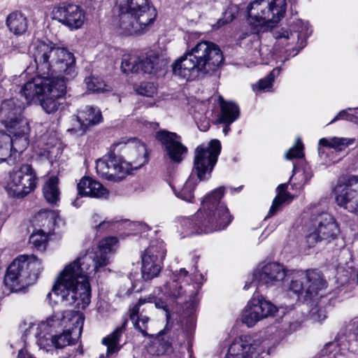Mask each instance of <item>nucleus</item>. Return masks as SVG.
Segmentation results:
<instances>
[{
  "instance_id": "f257e3e1",
  "label": "nucleus",
  "mask_w": 358,
  "mask_h": 358,
  "mask_svg": "<svg viewBox=\"0 0 358 358\" xmlns=\"http://www.w3.org/2000/svg\"><path fill=\"white\" fill-rule=\"evenodd\" d=\"M117 243L115 237L102 239L95 252L87 251L67 265L58 277L52 292L60 296L66 305H75L85 309L90 303L91 287L87 275L106 266L108 254L113 251Z\"/></svg>"
},
{
  "instance_id": "f03ea898",
  "label": "nucleus",
  "mask_w": 358,
  "mask_h": 358,
  "mask_svg": "<svg viewBox=\"0 0 358 358\" xmlns=\"http://www.w3.org/2000/svg\"><path fill=\"white\" fill-rule=\"evenodd\" d=\"M38 76L27 82L20 90L27 103L39 101L62 74L73 76L75 57L50 41L36 40L29 46Z\"/></svg>"
},
{
  "instance_id": "7ed1b4c3",
  "label": "nucleus",
  "mask_w": 358,
  "mask_h": 358,
  "mask_svg": "<svg viewBox=\"0 0 358 358\" xmlns=\"http://www.w3.org/2000/svg\"><path fill=\"white\" fill-rule=\"evenodd\" d=\"M148 162L144 143L136 138L114 143L109 153L96 162V173L107 180L120 182L133 169H138Z\"/></svg>"
},
{
  "instance_id": "20e7f679",
  "label": "nucleus",
  "mask_w": 358,
  "mask_h": 358,
  "mask_svg": "<svg viewBox=\"0 0 358 358\" xmlns=\"http://www.w3.org/2000/svg\"><path fill=\"white\" fill-rule=\"evenodd\" d=\"M23 106L15 99L6 100L0 107V122L9 134L0 129V163L12 161L13 155H20L28 145L29 122L22 115Z\"/></svg>"
},
{
  "instance_id": "39448f33",
  "label": "nucleus",
  "mask_w": 358,
  "mask_h": 358,
  "mask_svg": "<svg viewBox=\"0 0 358 358\" xmlns=\"http://www.w3.org/2000/svg\"><path fill=\"white\" fill-rule=\"evenodd\" d=\"M223 62L219 46L203 41L177 59L173 64V71L176 76L187 80L199 74L211 76L220 69Z\"/></svg>"
},
{
  "instance_id": "423d86ee",
  "label": "nucleus",
  "mask_w": 358,
  "mask_h": 358,
  "mask_svg": "<svg viewBox=\"0 0 358 358\" xmlns=\"http://www.w3.org/2000/svg\"><path fill=\"white\" fill-rule=\"evenodd\" d=\"M224 194V187H220L203 199V210H199L196 213L192 222L197 234L223 229L231 222L228 208L220 202Z\"/></svg>"
},
{
  "instance_id": "0eeeda50",
  "label": "nucleus",
  "mask_w": 358,
  "mask_h": 358,
  "mask_svg": "<svg viewBox=\"0 0 358 358\" xmlns=\"http://www.w3.org/2000/svg\"><path fill=\"white\" fill-rule=\"evenodd\" d=\"M221 144L218 140H211L208 145H201L194 150V159L192 172L184 184L182 188L175 191L176 195L184 201L192 202L193 192L196 185V180L193 176L196 174L199 180L208 178L220 153Z\"/></svg>"
},
{
  "instance_id": "6e6552de",
  "label": "nucleus",
  "mask_w": 358,
  "mask_h": 358,
  "mask_svg": "<svg viewBox=\"0 0 358 358\" xmlns=\"http://www.w3.org/2000/svg\"><path fill=\"white\" fill-rule=\"evenodd\" d=\"M118 9L120 27L127 34L143 31L157 15L150 0H118Z\"/></svg>"
},
{
  "instance_id": "1a4fd4ad",
  "label": "nucleus",
  "mask_w": 358,
  "mask_h": 358,
  "mask_svg": "<svg viewBox=\"0 0 358 358\" xmlns=\"http://www.w3.org/2000/svg\"><path fill=\"white\" fill-rule=\"evenodd\" d=\"M43 270L41 261L35 255H20L8 266L4 284L11 292L23 291L33 284Z\"/></svg>"
},
{
  "instance_id": "9d476101",
  "label": "nucleus",
  "mask_w": 358,
  "mask_h": 358,
  "mask_svg": "<svg viewBox=\"0 0 358 358\" xmlns=\"http://www.w3.org/2000/svg\"><path fill=\"white\" fill-rule=\"evenodd\" d=\"M286 0H255L248 6V20L258 27H273L285 15Z\"/></svg>"
},
{
  "instance_id": "9b49d317",
  "label": "nucleus",
  "mask_w": 358,
  "mask_h": 358,
  "mask_svg": "<svg viewBox=\"0 0 358 358\" xmlns=\"http://www.w3.org/2000/svg\"><path fill=\"white\" fill-rule=\"evenodd\" d=\"M68 318L72 327L64 331L62 334L52 337L51 343L57 348H63L73 344L81 335L84 324V315L78 311H64L62 317L53 315L47 319L46 324L49 327L63 324Z\"/></svg>"
},
{
  "instance_id": "f8f14e48",
  "label": "nucleus",
  "mask_w": 358,
  "mask_h": 358,
  "mask_svg": "<svg viewBox=\"0 0 358 358\" xmlns=\"http://www.w3.org/2000/svg\"><path fill=\"white\" fill-rule=\"evenodd\" d=\"M327 287L322 273L317 270H308L295 273L289 285L288 290L296 296L303 295L306 300H317L319 292Z\"/></svg>"
},
{
  "instance_id": "ddd939ff",
  "label": "nucleus",
  "mask_w": 358,
  "mask_h": 358,
  "mask_svg": "<svg viewBox=\"0 0 358 358\" xmlns=\"http://www.w3.org/2000/svg\"><path fill=\"white\" fill-rule=\"evenodd\" d=\"M314 230L306 236V242L309 248L314 247L319 242L329 243L336 238L339 234V227L333 216L327 213L313 214L311 217Z\"/></svg>"
},
{
  "instance_id": "4468645a",
  "label": "nucleus",
  "mask_w": 358,
  "mask_h": 358,
  "mask_svg": "<svg viewBox=\"0 0 358 358\" xmlns=\"http://www.w3.org/2000/svg\"><path fill=\"white\" fill-rule=\"evenodd\" d=\"M36 174L29 164H23L20 169L9 174L7 188L17 197H23L31 192L36 186Z\"/></svg>"
},
{
  "instance_id": "2eb2a0df",
  "label": "nucleus",
  "mask_w": 358,
  "mask_h": 358,
  "mask_svg": "<svg viewBox=\"0 0 358 358\" xmlns=\"http://www.w3.org/2000/svg\"><path fill=\"white\" fill-rule=\"evenodd\" d=\"M336 204L348 212L358 215V176H351L334 188Z\"/></svg>"
},
{
  "instance_id": "dca6fc26",
  "label": "nucleus",
  "mask_w": 358,
  "mask_h": 358,
  "mask_svg": "<svg viewBox=\"0 0 358 358\" xmlns=\"http://www.w3.org/2000/svg\"><path fill=\"white\" fill-rule=\"evenodd\" d=\"M166 250L162 244L152 243L141 255V274L144 280L148 281L158 276L162 268V260Z\"/></svg>"
},
{
  "instance_id": "f3484780",
  "label": "nucleus",
  "mask_w": 358,
  "mask_h": 358,
  "mask_svg": "<svg viewBox=\"0 0 358 358\" xmlns=\"http://www.w3.org/2000/svg\"><path fill=\"white\" fill-rule=\"evenodd\" d=\"M276 311V306L271 302L262 296H253L243 311L242 322L252 327L259 320L273 315Z\"/></svg>"
},
{
  "instance_id": "a211bd4d",
  "label": "nucleus",
  "mask_w": 358,
  "mask_h": 358,
  "mask_svg": "<svg viewBox=\"0 0 358 358\" xmlns=\"http://www.w3.org/2000/svg\"><path fill=\"white\" fill-rule=\"evenodd\" d=\"M156 139L161 143L164 157L171 163L179 164L187 153V148L181 143V137L177 134L160 130L156 133Z\"/></svg>"
},
{
  "instance_id": "6ab92c4d",
  "label": "nucleus",
  "mask_w": 358,
  "mask_h": 358,
  "mask_svg": "<svg viewBox=\"0 0 358 358\" xmlns=\"http://www.w3.org/2000/svg\"><path fill=\"white\" fill-rule=\"evenodd\" d=\"M53 19L68 27L71 29L81 27L85 22V12L78 5L62 3L52 11Z\"/></svg>"
},
{
  "instance_id": "aec40b11",
  "label": "nucleus",
  "mask_w": 358,
  "mask_h": 358,
  "mask_svg": "<svg viewBox=\"0 0 358 358\" xmlns=\"http://www.w3.org/2000/svg\"><path fill=\"white\" fill-rule=\"evenodd\" d=\"M287 275V271L278 263H268L259 266L253 273V280L258 285H275L282 282Z\"/></svg>"
},
{
  "instance_id": "412c9836",
  "label": "nucleus",
  "mask_w": 358,
  "mask_h": 358,
  "mask_svg": "<svg viewBox=\"0 0 358 358\" xmlns=\"http://www.w3.org/2000/svg\"><path fill=\"white\" fill-rule=\"evenodd\" d=\"M37 219L42 222V226L45 227L48 230L45 232L43 230H38L36 232H34L29 237V244L34 250L39 252H44L46 250L48 236V234L52 230L55 222H56V214L54 211L44 210L41 211Z\"/></svg>"
},
{
  "instance_id": "4be33fe9",
  "label": "nucleus",
  "mask_w": 358,
  "mask_h": 358,
  "mask_svg": "<svg viewBox=\"0 0 358 358\" xmlns=\"http://www.w3.org/2000/svg\"><path fill=\"white\" fill-rule=\"evenodd\" d=\"M49 91L39 102L43 110L47 113L50 114L58 110L61 104L59 100L62 99L66 92V80L62 74L59 78H57Z\"/></svg>"
},
{
  "instance_id": "5701e85b",
  "label": "nucleus",
  "mask_w": 358,
  "mask_h": 358,
  "mask_svg": "<svg viewBox=\"0 0 358 358\" xmlns=\"http://www.w3.org/2000/svg\"><path fill=\"white\" fill-rule=\"evenodd\" d=\"M259 341L248 343L241 338L236 339L229 346L225 358H262L264 349Z\"/></svg>"
},
{
  "instance_id": "b1692460",
  "label": "nucleus",
  "mask_w": 358,
  "mask_h": 358,
  "mask_svg": "<svg viewBox=\"0 0 358 358\" xmlns=\"http://www.w3.org/2000/svg\"><path fill=\"white\" fill-rule=\"evenodd\" d=\"M77 187L80 196L107 198L109 195V191L101 183L88 176L83 177Z\"/></svg>"
},
{
  "instance_id": "393cba45",
  "label": "nucleus",
  "mask_w": 358,
  "mask_h": 358,
  "mask_svg": "<svg viewBox=\"0 0 358 358\" xmlns=\"http://www.w3.org/2000/svg\"><path fill=\"white\" fill-rule=\"evenodd\" d=\"M6 25L13 35L21 36L28 32L29 21L22 12L15 10L7 15Z\"/></svg>"
},
{
  "instance_id": "a878e982",
  "label": "nucleus",
  "mask_w": 358,
  "mask_h": 358,
  "mask_svg": "<svg viewBox=\"0 0 358 358\" xmlns=\"http://www.w3.org/2000/svg\"><path fill=\"white\" fill-rule=\"evenodd\" d=\"M140 57V69L145 73H156L166 64L163 59H160L159 54L153 50Z\"/></svg>"
},
{
  "instance_id": "bb28decb",
  "label": "nucleus",
  "mask_w": 358,
  "mask_h": 358,
  "mask_svg": "<svg viewBox=\"0 0 358 358\" xmlns=\"http://www.w3.org/2000/svg\"><path fill=\"white\" fill-rule=\"evenodd\" d=\"M221 114L220 122L226 124L223 132L227 134L230 130L229 124L234 122L239 115V109L237 105L233 103L226 102L222 98H220Z\"/></svg>"
},
{
  "instance_id": "cd10ccee",
  "label": "nucleus",
  "mask_w": 358,
  "mask_h": 358,
  "mask_svg": "<svg viewBox=\"0 0 358 358\" xmlns=\"http://www.w3.org/2000/svg\"><path fill=\"white\" fill-rule=\"evenodd\" d=\"M77 120L79 122L83 131L89 127L99 124L102 120V115L99 109L92 106H86L85 109L80 110L77 115Z\"/></svg>"
},
{
  "instance_id": "c85d7f7f",
  "label": "nucleus",
  "mask_w": 358,
  "mask_h": 358,
  "mask_svg": "<svg viewBox=\"0 0 358 358\" xmlns=\"http://www.w3.org/2000/svg\"><path fill=\"white\" fill-rule=\"evenodd\" d=\"M145 303L146 299H140L138 302L131 308L130 313V319L134 322V327L145 336L148 335L146 329L150 318L142 314L143 309L141 310V308Z\"/></svg>"
},
{
  "instance_id": "c756f323",
  "label": "nucleus",
  "mask_w": 358,
  "mask_h": 358,
  "mask_svg": "<svg viewBox=\"0 0 358 358\" xmlns=\"http://www.w3.org/2000/svg\"><path fill=\"white\" fill-rule=\"evenodd\" d=\"M187 275L188 271L185 268H181L179 271H176L173 273L172 281L166 285L169 296L174 299H182L186 290L184 289L180 280Z\"/></svg>"
},
{
  "instance_id": "7c9ffc66",
  "label": "nucleus",
  "mask_w": 358,
  "mask_h": 358,
  "mask_svg": "<svg viewBox=\"0 0 358 358\" xmlns=\"http://www.w3.org/2000/svg\"><path fill=\"white\" fill-rule=\"evenodd\" d=\"M127 321L120 327L117 328L111 334L103 339L102 343L107 347V352L106 355L102 354L99 358H110L113 354L119 350V339L124 330Z\"/></svg>"
},
{
  "instance_id": "2f4dec72",
  "label": "nucleus",
  "mask_w": 358,
  "mask_h": 358,
  "mask_svg": "<svg viewBox=\"0 0 358 358\" xmlns=\"http://www.w3.org/2000/svg\"><path fill=\"white\" fill-rule=\"evenodd\" d=\"M355 138L332 137L330 138H322L319 141V145L334 149L336 151L344 150L349 145L354 143Z\"/></svg>"
},
{
  "instance_id": "473e14b6",
  "label": "nucleus",
  "mask_w": 358,
  "mask_h": 358,
  "mask_svg": "<svg viewBox=\"0 0 358 358\" xmlns=\"http://www.w3.org/2000/svg\"><path fill=\"white\" fill-rule=\"evenodd\" d=\"M43 193L46 201L50 203H56L59 199L58 188V179L56 177L50 178L44 185Z\"/></svg>"
},
{
  "instance_id": "72a5a7b5",
  "label": "nucleus",
  "mask_w": 358,
  "mask_h": 358,
  "mask_svg": "<svg viewBox=\"0 0 358 358\" xmlns=\"http://www.w3.org/2000/svg\"><path fill=\"white\" fill-rule=\"evenodd\" d=\"M141 57L136 55H124L122 58L121 69L122 72L137 73L140 70Z\"/></svg>"
},
{
  "instance_id": "f704fd0d",
  "label": "nucleus",
  "mask_w": 358,
  "mask_h": 358,
  "mask_svg": "<svg viewBox=\"0 0 358 358\" xmlns=\"http://www.w3.org/2000/svg\"><path fill=\"white\" fill-rule=\"evenodd\" d=\"M287 187V184H280L278 185L277 190L278 194L273 201L272 206L269 210L268 215L271 216L274 215L280 208L281 205L290 197L289 193L287 192L286 189Z\"/></svg>"
},
{
  "instance_id": "c9c22d12",
  "label": "nucleus",
  "mask_w": 358,
  "mask_h": 358,
  "mask_svg": "<svg viewBox=\"0 0 358 358\" xmlns=\"http://www.w3.org/2000/svg\"><path fill=\"white\" fill-rule=\"evenodd\" d=\"M280 69H273L268 75L263 79L259 80L258 83L252 85L254 91H270L273 87V83L276 76L280 73Z\"/></svg>"
},
{
  "instance_id": "e433bc0d",
  "label": "nucleus",
  "mask_w": 358,
  "mask_h": 358,
  "mask_svg": "<svg viewBox=\"0 0 358 358\" xmlns=\"http://www.w3.org/2000/svg\"><path fill=\"white\" fill-rule=\"evenodd\" d=\"M146 299V303H154L157 308L162 309L166 313V324L162 333H166L170 331L172 328L173 322L171 318V313L168 308L167 303L161 299L156 298L154 296H150Z\"/></svg>"
},
{
  "instance_id": "4c0bfd02",
  "label": "nucleus",
  "mask_w": 358,
  "mask_h": 358,
  "mask_svg": "<svg viewBox=\"0 0 358 358\" xmlns=\"http://www.w3.org/2000/svg\"><path fill=\"white\" fill-rule=\"evenodd\" d=\"M85 84L87 90L92 92L100 93L108 90L106 89V85L105 83L96 77L92 76L87 78L85 79Z\"/></svg>"
},
{
  "instance_id": "58836bf2",
  "label": "nucleus",
  "mask_w": 358,
  "mask_h": 358,
  "mask_svg": "<svg viewBox=\"0 0 358 358\" xmlns=\"http://www.w3.org/2000/svg\"><path fill=\"white\" fill-rule=\"evenodd\" d=\"M303 145L301 141L298 138L296 140V144L289 148L287 152L285 153V158L287 159H292L294 158H302L304 156L303 152Z\"/></svg>"
},
{
  "instance_id": "ea45409f",
  "label": "nucleus",
  "mask_w": 358,
  "mask_h": 358,
  "mask_svg": "<svg viewBox=\"0 0 358 358\" xmlns=\"http://www.w3.org/2000/svg\"><path fill=\"white\" fill-rule=\"evenodd\" d=\"M138 94L145 96H152L156 92V87L152 83H142L136 89Z\"/></svg>"
},
{
  "instance_id": "a19ab883",
  "label": "nucleus",
  "mask_w": 358,
  "mask_h": 358,
  "mask_svg": "<svg viewBox=\"0 0 358 358\" xmlns=\"http://www.w3.org/2000/svg\"><path fill=\"white\" fill-rule=\"evenodd\" d=\"M134 286L131 280L126 279L122 285H120V288L117 291V295L119 297L124 298L129 296L133 291Z\"/></svg>"
},
{
  "instance_id": "79ce46f5",
  "label": "nucleus",
  "mask_w": 358,
  "mask_h": 358,
  "mask_svg": "<svg viewBox=\"0 0 358 358\" xmlns=\"http://www.w3.org/2000/svg\"><path fill=\"white\" fill-rule=\"evenodd\" d=\"M311 317L313 320L321 322L326 318V311L322 307H314L310 310Z\"/></svg>"
},
{
  "instance_id": "37998d69",
  "label": "nucleus",
  "mask_w": 358,
  "mask_h": 358,
  "mask_svg": "<svg viewBox=\"0 0 358 358\" xmlns=\"http://www.w3.org/2000/svg\"><path fill=\"white\" fill-rule=\"evenodd\" d=\"M345 331L355 336V340L358 341V317L353 318L345 326Z\"/></svg>"
},
{
  "instance_id": "c03bdc74",
  "label": "nucleus",
  "mask_w": 358,
  "mask_h": 358,
  "mask_svg": "<svg viewBox=\"0 0 358 358\" xmlns=\"http://www.w3.org/2000/svg\"><path fill=\"white\" fill-rule=\"evenodd\" d=\"M355 108H348L346 110H343L340 111L337 115L330 122V124L334 122L335 121L341 119H345L348 121H352V119L355 117L354 115L349 114L348 113V110H352Z\"/></svg>"
},
{
  "instance_id": "a18cd8bd",
  "label": "nucleus",
  "mask_w": 358,
  "mask_h": 358,
  "mask_svg": "<svg viewBox=\"0 0 358 358\" xmlns=\"http://www.w3.org/2000/svg\"><path fill=\"white\" fill-rule=\"evenodd\" d=\"M292 35V33L289 31L288 30H285L281 29L279 31H275V37L277 39L285 38L289 39L290 36Z\"/></svg>"
},
{
  "instance_id": "49530a36",
  "label": "nucleus",
  "mask_w": 358,
  "mask_h": 358,
  "mask_svg": "<svg viewBox=\"0 0 358 358\" xmlns=\"http://www.w3.org/2000/svg\"><path fill=\"white\" fill-rule=\"evenodd\" d=\"M169 331H168L167 332H166V334H167ZM163 334H165V333H162V331H160L159 333V336L158 337V339H159V345L162 346V349H163V352H168L169 350H171V343L169 342V341H164L163 339L162 338V341L160 340V337L163 335Z\"/></svg>"
},
{
  "instance_id": "de8ad7c7",
  "label": "nucleus",
  "mask_w": 358,
  "mask_h": 358,
  "mask_svg": "<svg viewBox=\"0 0 358 358\" xmlns=\"http://www.w3.org/2000/svg\"><path fill=\"white\" fill-rule=\"evenodd\" d=\"M109 225L108 222H106L105 221L101 222L99 225L96 226V229H105Z\"/></svg>"
},
{
  "instance_id": "09e8293b",
  "label": "nucleus",
  "mask_w": 358,
  "mask_h": 358,
  "mask_svg": "<svg viewBox=\"0 0 358 358\" xmlns=\"http://www.w3.org/2000/svg\"><path fill=\"white\" fill-rule=\"evenodd\" d=\"M43 341H44V339L43 338H39L37 341V343L38 345V346L41 348H45V345L43 344Z\"/></svg>"
},
{
  "instance_id": "8fccbe9b",
  "label": "nucleus",
  "mask_w": 358,
  "mask_h": 358,
  "mask_svg": "<svg viewBox=\"0 0 358 358\" xmlns=\"http://www.w3.org/2000/svg\"><path fill=\"white\" fill-rule=\"evenodd\" d=\"M68 355H69V358L71 357H73L76 356V352L74 350H70L69 352H68Z\"/></svg>"
},
{
  "instance_id": "3c124183",
  "label": "nucleus",
  "mask_w": 358,
  "mask_h": 358,
  "mask_svg": "<svg viewBox=\"0 0 358 358\" xmlns=\"http://www.w3.org/2000/svg\"><path fill=\"white\" fill-rule=\"evenodd\" d=\"M209 127V123L207 122H206V124H205L203 126V129H201V130H203V131H206Z\"/></svg>"
},
{
  "instance_id": "603ef678",
  "label": "nucleus",
  "mask_w": 358,
  "mask_h": 358,
  "mask_svg": "<svg viewBox=\"0 0 358 358\" xmlns=\"http://www.w3.org/2000/svg\"><path fill=\"white\" fill-rule=\"evenodd\" d=\"M252 282H250V283H248V282H246V284H245V285L244 286V289H249V287L251 286V284H252Z\"/></svg>"
},
{
  "instance_id": "864d4df0",
  "label": "nucleus",
  "mask_w": 358,
  "mask_h": 358,
  "mask_svg": "<svg viewBox=\"0 0 358 358\" xmlns=\"http://www.w3.org/2000/svg\"><path fill=\"white\" fill-rule=\"evenodd\" d=\"M78 198H77V199L75 200V201L73 202V204H74L75 206H77V205H78Z\"/></svg>"
},
{
  "instance_id": "5fc2aeb1",
  "label": "nucleus",
  "mask_w": 358,
  "mask_h": 358,
  "mask_svg": "<svg viewBox=\"0 0 358 358\" xmlns=\"http://www.w3.org/2000/svg\"><path fill=\"white\" fill-rule=\"evenodd\" d=\"M318 152H320V148H318Z\"/></svg>"
},
{
  "instance_id": "6e6d98bb",
  "label": "nucleus",
  "mask_w": 358,
  "mask_h": 358,
  "mask_svg": "<svg viewBox=\"0 0 358 358\" xmlns=\"http://www.w3.org/2000/svg\"><path fill=\"white\" fill-rule=\"evenodd\" d=\"M357 109H358V107H357Z\"/></svg>"
}]
</instances>
